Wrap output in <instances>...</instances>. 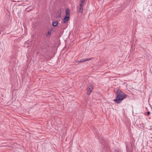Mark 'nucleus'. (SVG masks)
I'll list each match as a JSON object with an SVG mask.
<instances>
[{
	"label": "nucleus",
	"mask_w": 152,
	"mask_h": 152,
	"mask_svg": "<svg viewBox=\"0 0 152 152\" xmlns=\"http://www.w3.org/2000/svg\"><path fill=\"white\" fill-rule=\"evenodd\" d=\"M116 99L114 101L117 103H120L122 100L125 99L127 96L121 90L117 89L115 93Z\"/></svg>",
	"instance_id": "1"
},
{
	"label": "nucleus",
	"mask_w": 152,
	"mask_h": 152,
	"mask_svg": "<svg viewBox=\"0 0 152 152\" xmlns=\"http://www.w3.org/2000/svg\"><path fill=\"white\" fill-rule=\"evenodd\" d=\"M93 88L92 87V86L90 85L87 88V94L88 95H89L91 92L92 91V90H93Z\"/></svg>",
	"instance_id": "2"
},
{
	"label": "nucleus",
	"mask_w": 152,
	"mask_h": 152,
	"mask_svg": "<svg viewBox=\"0 0 152 152\" xmlns=\"http://www.w3.org/2000/svg\"><path fill=\"white\" fill-rule=\"evenodd\" d=\"M70 19V17L65 16L63 20V23H66Z\"/></svg>",
	"instance_id": "3"
},
{
	"label": "nucleus",
	"mask_w": 152,
	"mask_h": 152,
	"mask_svg": "<svg viewBox=\"0 0 152 152\" xmlns=\"http://www.w3.org/2000/svg\"><path fill=\"white\" fill-rule=\"evenodd\" d=\"M93 59V58H86L85 59L80 60V61H76L77 62H85L87 61H89L90 60H91Z\"/></svg>",
	"instance_id": "4"
},
{
	"label": "nucleus",
	"mask_w": 152,
	"mask_h": 152,
	"mask_svg": "<svg viewBox=\"0 0 152 152\" xmlns=\"http://www.w3.org/2000/svg\"><path fill=\"white\" fill-rule=\"evenodd\" d=\"M65 13H66V16H68V17H70V12L69 10H65Z\"/></svg>",
	"instance_id": "5"
},
{
	"label": "nucleus",
	"mask_w": 152,
	"mask_h": 152,
	"mask_svg": "<svg viewBox=\"0 0 152 152\" xmlns=\"http://www.w3.org/2000/svg\"><path fill=\"white\" fill-rule=\"evenodd\" d=\"M52 25L54 26H56L58 25V22L57 21H54Z\"/></svg>",
	"instance_id": "6"
},
{
	"label": "nucleus",
	"mask_w": 152,
	"mask_h": 152,
	"mask_svg": "<svg viewBox=\"0 0 152 152\" xmlns=\"http://www.w3.org/2000/svg\"><path fill=\"white\" fill-rule=\"evenodd\" d=\"M61 12H58L57 13L56 15V17L57 18H61Z\"/></svg>",
	"instance_id": "7"
},
{
	"label": "nucleus",
	"mask_w": 152,
	"mask_h": 152,
	"mask_svg": "<svg viewBox=\"0 0 152 152\" xmlns=\"http://www.w3.org/2000/svg\"><path fill=\"white\" fill-rule=\"evenodd\" d=\"M51 34V32H50V31H49L48 32V33L47 34L46 36H50Z\"/></svg>",
	"instance_id": "8"
},
{
	"label": "nucleus",
	"mask_w": 152,
	"mask_h": 152,
	"mask_svg": "<svg viewBox=\"0 0 152 152\" xmlns=\"http://www.w3.org/2000/svg\"><path fill=\"white\" fill-rule=\"evenodd\" d=\"M83 4H80V7L79 9V10H83Z\"/></svg>",
	"instance_id": "9"
},
{
	"label": "nucleus",
	"mask_w": 152,
	"mask_h": 152,
	"mask_svg": "<svg viewBox=\"0 0 152 152\" xmlns=\"http://www.w3.org/2000/svg\"><path fill=\"white\" fill-rule=\"evenodd\" d=\"M101 140H100V141L102 143H103V138H101Z\"/></svg>",
	"instance_id": "10"
},
{
	"label": "nucleus",
	"mask_w": 152,
	"mask_h": 152,
	"mask_svg": "<svg viewBox=\"0 0 152 152\" xmlns=\"http://www.w3.org/2000/svg\"><path fill=\"white\" fill-rule=\"evenodd\" d=\"M85 0H81V4H83Z\"/></svg>",
	"instance_id": "11"
},
{
	"label": "nucleus",
	"mask_w": 152,
	"mask_h": 152,
	"mask_svg": "<svg viewBox=\"0 0 152 152\" xmlns=\"http://www.w3.org/2000/svg\"><path fill=\"white\" fill-rule=\"evenodd\" d=\"M150 112L148 111L147 112V115H150Z\"/></svg>",
	"instance_id": "12"
},
{
	"label": "nucleus",
	"mask_w": 152,
	"mask_h": 152,
	"mask_svg": "<svg viewBox=\"0 0 152 152\" xmlns=\"http://www.w3.org/2000/svg\"><path fill=\"white\" fill-rule=\"evenodd\" d=\"M83 10H79V12H82Z\"/></svg>",
	"instance_id": "13"
},
{
	"label": "nucleus",
	"mask_w": 152,
	"mask_h": 152,
	"mask_svg": "<svg viewBox=\"0 0 152 152\" xmlns=\"http://www.w3.org/2000/svg\"><path fill=\"white\" fill-rule=\"evenodd\" d=\"M53 29H51L49 31H50V32H51L53 31Z\"/></svg>",
	"instance_id": "14"
},
{
	"label": "nucleus",
	"mask_w": 152,
	"mask_h": 152,
	"mask_svg": "<svg viewBox=\"0 0 152 152\" xmlns=\"http://www.w3.org/2000/svg\"><path fill=\"white\" fill-rule=\"evenodd\" d=\"M104 149H105V147H104V149H103V150H104Z\"/></svg>",
	"instance_id": "15"
},
{
	"label": "nucleus",
	"mask_w": 152,
	"mask_h": 152,
	"mask_svg": "<svg viewBox=\"0 0 152 152\" xmlns=\"http://www.w3.org/2000/svg\"><path fill=\"white\" fill-rule=\"evenodd\" d=\"M66 10H69L68 8H67L66 9Z\"/></svg>",
	"instance_id": "16"
},
{
	"label": "nucleus",
	"mask_w": 152,
	"mask_h": 152,
	"mask_svg": "<svg viewBox=\"0 0 152 152\" xmlns=\"http://www.w3.org/2000/svg\"><path fill=\"white\" fill-rule=\"evenodd\" d=\"M117 152H119V151H117Z\"/></svg>",
	"instance_id": "17"
},
{
	"label": "nucleus",
	"mask_w": 152,
	"mask_h": 152,
	"mask_svg": "<svg viewBox=\"0 0 152 152\" xmlns=\"http://www.w3.org/2000/svg\"><path fill=\"white\" fill-rule=\"evenodd\" d=\"M107 148V146H106V148ZM106 149H107V148H106ZM106 149L105 150H106Z\"/></svg>",
	"instance_id": "18"
},
{
	"label": "nucleus",
	"mask_w": 152,
	"mask_h": 152,
	"mask_svg": "<svg viewBox=\"0 0 152 152\" xmlns=\"http://www.w3.org/2000/svg\"><path fill=\"white\" fill-rule=\"evenodd\" d=\"M30 10H29V11H28V12L30 11Z\"/></svg>",
	"instance_id": "19"
},
{
	"label": "nucleus",
	"mask_w": 152,
	"mask_h": 152,
	"mask_svg": "<svg viewBox=\"0 0 152 152\" xmlns=\"http://www.w3.org/2000/svg\"><path fill=\"white\" fill-rule=\"evenodd\" d=\"M94 131H96V129L94 130Z\"/></svg>",
	"instance_id": "20"
},
{
	"label": "nucleus",
	"mask_w": 152,
	"mask_h": 152,
	"mask_svg": "<svg viewBox=\"0 0 152 152\" xmlns=\"http://www.w3.org/2000/svg\"><path fill=\"white\" fill-rule=\"evenodd\" d=\"M136 10H135V12H136Z\"/></svg>",
	"instance_id": "21"
}]
</instances>
